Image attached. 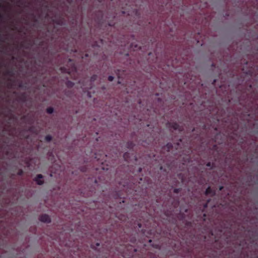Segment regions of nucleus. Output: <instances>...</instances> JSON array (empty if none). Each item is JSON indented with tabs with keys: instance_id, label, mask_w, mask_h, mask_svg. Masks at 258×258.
<instances>
[{
	"instance_id": "f257e3e1",
	"label": "nucleus",
	"mask_w": 258,
	"mask_h": 258,
	"mask_svg": "<svg viewBox=\"0 0 258 258\" xmlns=\"http://www.w3.org/2000/svg\"><path fill=\"white\" fill-rule=\"evenodd\" d=\"M167 126L169 127L173 128L174 130H177L179 132H182L183 130L182 126H180L177 122H168Z\"/></svg>"
},
{
	"instance_id": "f03ea898",
	"label": "nucleus",
	"mask_w": 258,
	"mask_h": 258,
	"mask_svg": "<svg viewBox=\"0 0 258 258\" xmlns=\"http://www.w3.org/2000/svg\"><path fill=\"white\" fill-rule=\"evenodd\" d=\"M69 61L70 62H71V64H72L71 69L67 70L64 68H61V70L62 71V72H66L67 73L70 74L71 72H76L77 68H76L75 64L73 62H72V60L71 59H69Z\"/></svg>"
},
{
	"instance_id": "7ed1b4c3",
	"label": "nucleus",
	"mask_w": 258,
	"mask_h": 258,
	"mask_svg": "<svg viewBox=\"0 0 258 258\" xmlns=\"http://www.w3.org/2000/svg\"><path fill=\"white\" fill-rule=\"evenodd\" d=\"M39 220L42 222L49 223L51 222L50 217L47 214L41 215L39 218Z\"/></svg>"
},
{
	"instance_id": "20e7f679",
	"label": "nucleus",
	"mask_w": 258,
	"mask_h": 258,
	"mask_svg": "<svg viewBox=\"0 0 258 258\" xmlns=\"http://www.w3.org/2000/svg\"><path fill=\"white\" fill-rule=\"evenodd\" d=\"M43 178V176L41 174H38L34 178V180L36 182V183L38 185H42L44 183V181L42 179Z\"/></svg>"
},
{
	"instance_id": "39448f33",
	"label": "nucleus",
	"mask_w": 258,
	"mask_h": 258,
	"mask_svg": "<svg viewBox=\"0 0 258 258\" xmlns=\"http://www.w3.org/2000/svg\"><path fill=\"white\" fill-rule=\"evenodd\" d=\"M205 194L206 196L211 195L212 197H213L216 195V191L212 189L210 186H209L206 189Z\"/></svg>"
},
{
	"instance_id": "423d86ee",
	"label": "nucleus",
	"mask_w": 258,
	"mask_h": 258,
	"mask_svg": "<svg viewBox=\"0 0 258 258\" xmlns=\"http://www.w3.org/2000/svg\"><path fill=\"white\" fill-rule=\"evenodd\" d=\"M173 145L171 143H167L164 147L163 148V150H166L167 152H170V150L172 149Z\"/></svg>"
},
{
	"instance_id": "0eeeda50",
	"label": "nucleus",
	"mask_w": 258,
	"mask_h": 258,
	"mask_svg": "<svg viewBox=\"0 0 258 258\" xmlns=\"http://www.w3.org/2000/svg\"><path fill=\"white\" fill-rule=\"evenodd\" d=\"M123 157L124 160L127 162H130V161L131 160V157L130 156V153L128 152L124 153L123 155Z\"/></svg>"
},
{
	"instance_id": "6e6552de",
	"label": "nucleus",
	"mask_w": 258,
	"mask_h": 258,
	"mask_svg": "<svg viewBox=\"0 0 258 258\" xmlns=\"http://www.w3.org/2000/svg\"><path fill=\"white\" fill-rule=\"evenodd\" d=\"M134 146L135 144L132 141H128L126 143V147L128 149H132Z\"/></svg>"
},
{
	"instance_id": "1a4fd4ad",
	"label": "nucleus",
	"mask_w": 258,
	"mask_h": 258,
	"mask_svg": "<svg viewBox=\"0 0 258 258\" xmlns=\"http://www.w3.org/2000/svg\"><path fill=\"white\" fill-rule=\"evenodd\" d=\"M66 85L68 88H72L74 85V83L71 81H67Z\"/></svg>"
},
{
	"instance_id": "9d476101",
	"label": "nucleus",
	"mask_w": 258,
	"mask_h": 258,
	"mask_svg": "<svg viewBox=\"0 0 258 258\" xmlns=\"http://www.w3.org/2000/svg\"><path fill=\"white\" fill-rule=\"evenodd\" d=\"M206 166L209 167L210 169H212L215 167V163L209 162L206 164Z\"/></svg>"
},
{
	"instance_id": "9b49d317",
	"label": "nucleus",
	"mask_w": 258,
	"mask_h": 258,
	"mask_svg": "<svg viewBox=\"0 0 258 258\" xmlns=\"http://www.w3.org/2000/svg\"><path fill=\"white\" fill-rule=\"evenodd\" d=\"M54 109L52 107H49L46 109V112L48 114H51L53 112Z\"/></svg>"
},
{
	"instance_id": "f8f14e48",
	"label": "nucleus",
	"mask_w": 258,
	"mask_h": 258,
	"mask_svg": "<svg viewBox=\"0 0 258 258\" xmlns=\"http://www.w3.org/2000/svg\"><path fill=\"white\" fill-rule=\"evenodd\" d=\"M52 138L51 136L49 135L46 136L45 137V140L47 142H50L52 140Z\"/></svg>"
},
{
	"instance_id": "ddd939ff",
	"label": "nucleus",
	"mask_w": 258,
	"mask_h": 258,
	"mask_svg": "<svg viewBox=\"0 0 258 258\" xmlns=\"http://www.w3.org/2000/svg\"><path fill=\"white\" fill-rule=\"evenodd\" d=\"M20 100L23 102H25L26 100V97L25 94H23L20 97Z\"/></svg>"
},
{
	"instance_id": "4468645a",
	"label": "nucleus",
	"mask_w": 258,
	"mask_h": 258,
	"mask_svg": "<svg viewBox=\"0 0 258 258\" xmlns=\"http://www.w3.org/2000/svg\"><path fill=\"white\" fill-rule=\"evenodd\" d=\"M181 189L180 188H175L173 190V192L175 193V194H178L181 191Z\"/></svg>"
},
{
	"instance_id": "2eb2a0df",
	"label": "nucleus",
	"mask_w": 258,
	"mask_h": 258,
	"mask_svg": "<svg viewBox=\"0 0 258 258\" xmlns=\"http://www.w3.org/2000/svg\"><path fill=\"white\" fill-rule=\"evenodd\" d=\"M7 74V75H9L11 76H13V75H14V73H13V71L12 70H9V71H8L7 72H6Z\"/></svg>"
},
{
	"instance_id": "dca6fc26",
	"label": "nucleus",
	"mask_w": 258,
	"mask_h": 258,
	"mask_svg": "<svg viewBox=\"0 0 258 258\" xmlns=\"http://www.w3.org/2000/svg\"><path fill=\"white\" fill-rule=\"evenodd\" d=\"M23 170L22 169H19L17 172V174L19 176H21L23 174Z\"/></svg>"
},
{
	"instance_id": "f3484780",
	"label": "nucleus",
	"mask_w": 258,
	"mask_h": 258,
	"mask_svg": "<svg viewBox=\"0 0 258 258\" xmlns=\"http://www.w3.org/2000/svg\"><path fill=\"white\" fill-rule=\"evenodd\" d=\"M97 78V76L96 75H93L91 77V82H94Z\"/></svg>"
},
{
	"instance_id": "a211bd4d",
	"label": "nucleus",
	"mask_w": 258,
	"mask_h": 258,
	"mask_svg": "<svg viewBox=\"0 0 258 258\" xmlns=\"http://www.w3.org/2000/svg\"><path fill=\"white\" fill-rule=\"evenodd\" d=\"M210 201H211V199H209L207 200V203H205L204 206V208H207L208 207V204H209V202H210Z\"/></svg>"
},
{
	"instance_id": "6ab92c4d",
	"label": "nucleus",
	"mask_w": 258,
	"mask_h": 258,
	"mask_svg": "<svg viewBox=\"0 0 258 258\" xmlns=\"http://www.w3.org/2000/svg\"><path fill=\"white\" fill-rule=\"evenodd\" d=\"M108 80L109 81H112L113 80H114V77L112 76H109L108 77Z\"/></svg>"
},
{
	"instance_id": "aec40b11",
	"label": "nucleus",
	"mask_w": 258,
	"mask_h": 258,
	"mask_svg": "<svg viewBox=\"0 0 258 258\" xmlns=\"http://www.w3.org/2000/svg\"><path fill=\"white\" fill-rule=\"evenodd\" d=\"M17 3L22 4V2H21V0H18Z\"/></svg>"
},
{
	"instance_id": "412c9836",
	"label": "nucleus",
	"mask_w": 258,
	"mask_h": 258,
	"mask_svg": "<svg viewBox=\"0 0 258 258\" xmlns=\"http://www.w3.org/2000/svg\"><path fill=\"white\" fill-rule=\"evenodd\" d=\"M55 23L57 24L60 25V21H57V22H55Z\"/></svg>"
},
{
	"instance_id": "4be33fe9",
	"label": "nucleus",
	"mask_w": 258,
	"mask_h": 258,
	"mask_svg": "<svg viewBox=\"0 0 258 258\" xmlns=\"http://www.w3.org/2000/svg\"><path fill=\"white\" fill-rule=\"evenodd\" d=\"M135 48H136L137 49H138L140 48V47H139L137 45H135Z\"/></svg>"
},
{
	"instance_id": "5701e85b",
	"label": "nucleus",
	"mask_w": 258,
	"mask_h": 258,
	"mask_svg": "<svg viewBox=\"0 0 258 258\" xmlns=\"http://www.w3.org/2000/svg\"><path fill=\"white\" fill-rule=\"evenodd\" d=\"M223 186H220V187H219V190H222V189H223Z\"/></svg>"
},
{
	"instance_id": "b1692460",
	"label": "nucleus",
	"mask_w": 258,
	"mask_h": 258,
	"mask_svg": "<svg viewBox=\"0 0 258 258\" xmlns=\"http://www.w3.org/2000/svg\"><path fill=\"white\" fill-rule=\"evenodd\" d=\"M222 232H223V231H222V229H220V230H219V232H220V235H221V233H222Z\"/></svg>"
},
{
	"instance_id": "393cba45",
	"label": "nucleus",
	"mask_w": 258,
	"mask_h": 258,
	"mask_svg": "<svg viewBox=\"0 0 258 258\" xmlns=\"http://www.w3.org/2000/svg\"><path fill=\"white\" fill-rule=\"evenodd\" d=\"M216 80L215 79L213 81V84H214L216 83Z\"/></svg>"
},
{
	"instance_id": "a878e982",
	"label": "nucleus",
	"mask_w": 258,
	"mask_h": 258,
	"mask_svg": "<svg viewBox=\"0 0 258 258\" xmlns=\"http://www.w3.org/2000/svg\"><path fill=\"white\" fill-rule=\"evenodd\" d=\"M133 158H135V160L136 161L137 160V157H136L135 156H134L133 157Z\"/></svg>"
},
{
	"instance_id": "bb28decb",
	"label": "nucleus",
	"mask_w": 258,
	"mask_h": 258,
	"mask_svg": "<svg viewBox=\"0 0 258 258\" xmlns=\"http://www.w3.org/2000/svg\"><path fill=\"white\" fill-rule=\"evenodd\" d=\"M100 245V244L99 243H96V246H99Z\"/></svg>"
},
{
	"instance_id": "cd10ccee",
	"label": "nucleus",
	"mask_w": 258,
	"mask_h": 258,
	"mask_svg": "<svg viewBox=\"0 0 258 258\" xmlns=\"http://www.w3.org/2000/svg\"><path fill=\"white\" fill-rule=\"evenodd\" d=\"M141 170H142L141 168H139V171H140V172H141Z\"/></svg>"
},
{
	"instance_id": "c85d7f7f",
	"label": "nucleus",
	"mask_w": 258,
	"mask_h": 258,
	"mask_svg": "<svg viewBox=\"0 0 258 258\" xmlns=\"http://www.w3.org/2000/svg\"><path fill=\"white\" fill-rule=\"evenodd\" d=\"M122 254H124V252H120Z\"/></svg>"
},
{
	"instance_id": "c756f323",
	"label": "nucleus",
	"mask_w": 258,
	"mask_h": 258,
	"mask_svg": "<svg viewBox=\"0 0 258 258\" xmlns=\"http://www.w3.org/2000/svg\"><path fill=\"white\" fill-rule=\"evenodd\" d=\"M195 131V128H194L192 130V132H194Z\"/></svg>"
},
{
	"instance_id": "7c9ffc66",
	"label": "nucleus",
	"mask_w": 258,
	"mask_h": 258,
	"mask_svg": "<svg viewBox=\"0 0 258 258\" xmlns=\"http://www.w3.org/2000/svg\"><path fill=\"white\" fill-rule=\"evenodd\" d=\"M139 226L140 227H141V224H139Z\"/></svg>"
}]
</instances>
